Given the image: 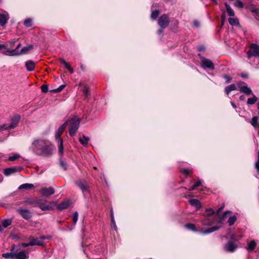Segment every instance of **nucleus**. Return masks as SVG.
I'll use <instances>...</instances> for the list:
<instances>
[{"instance_id": "f257e3e1", "label": "nucleus", "mask_w": 259, "mask_h": 259, "mask_svg": "<svg viewBox=\"0 0 259 259\" xmlns=\"http://www.w3.org/2000/svg\"><path fill=\"white\" fill-rule=\"evenodd\" d=\"M31 149L38 155L49 156L52 154L51 144L45 140H34L32 143Z\"/></svg>"}, {"instance_id": "f03ea898", "label": "nucleus", "mask_w": 259, "mask_h": 259, "mask_svg": "<svg viewBox=\"0 0 259 259\" xmlns=\"http://www.w3.org/2000/svg\"><path fill=\"white\" fill-rule=\"evenodd\" d=\"M33 207H38L42 211H48L54 209L56 205L55 201H48L44 198L37 199L32 201H27Z\"/></svg>"}, {"instance_id": "7ed1b4c3", "label": "nucleus", "mask_w": 259, "mask_h": 259, "mask_svg": "<svg viewBox=\"0 0 259 259\" xmlns=\"http://www.w3.org/2000/svg\"><path fill=\"white\" fill-rule=\"evenodd\" d=\"M80 121L81 119L76 116H73L65 121L67 122V124H69L68 130L70 136L73 137L75 135L79 127Z\"/></svg>"}, {"instance_id": "20e7f679", "label": "nucleus", "mask_w": 259, "mask_h": 259, "mask_svg": "<svg viewBox=\"0 0 259 259\" xmlns=\"http://www.w3.org/2000/svg\"><path fill=\"white\" fill-rule=\"evenodd\" d=\"M33 46L32 45H29L28 46L24 47L21 49L20 52H16V50H10V49H7L6 51L2 52L3 54L5 56H20L23 54H27L29 51L32 50Z\"/></svg>"}, {"instance_id": "39448f33", "label": "nucleus", "mask_w": 259, "mask_h": 259, "mask_svg": "<svg viewBox=\"0 0 259 259\" xmlns=\"http://www.w3.org/2000/svg\"><path fill=\"white\" fill-rule=\"evenodd\" d=\"M247 55L248 59H250L252 56L259 58V45L252 44L247 52Z\"/></svg>"}, {"instance_id": "423d86ee", "label": "nucleus", "mask_w": 259, "mask_h": 259, "mask_svg": "<svg viewBox=\"0 0 259 259\" xmlns=\"http://www.w3.org/2000/svg\"><path fill=\"white\" fill-rule=\"evenodd\" d=\"M169 22V18L166 14L161 15L158 20V24L162 29L166 28L168 26Z\"/></svg>"}, {"instance_id": "0eeeda50", "label": "nucleus", "mask_w": 259, "mask_h": 259, "mask_svg": "<svg viewBox=\"0 0 259 259\" xmlns=\"http://www.w3.org/2000/svg\"><path fill=\"white\" fill-rule=\"evenodd\" d=\"M16 211L17 213H18L23 219L25 220H28L32 218V216L31 212L27 209L20 207L17 209Z\"/></svg>"}, {"instance_id": "6e6552de", "label": "nucleus", "mask_w": 259, "mask_h": 259, "mask_svg": "<svg viewBox=\"0 0 259 259\" xmlns=\"http://www.w3.org/2000/svg\"><path fill=\"white\" fill-rule=\"evenodd\" d=\"M237 85L239 88V90L241 92L246 95H250L252 94L251 90L247 87L245 82L243 81L237 82Z\"/></svg>"}, {"instance_id": "1a4fd4ad", "label": "nucleus", "mask_w": 259, "mask_h": 259, "mask_svg": "<svg viewBox=\"0 0 259 259\" xmlns=\"http://www.w3.org/2000/svg\"><path fill=\"white\" fill-rule=\"evenodd\" d=\"M201 66L204 69L208 68L211 70L214 69V64L210 60L204 57L201 58Z\"/></svg>"}, {"instance_id": "9d476101", "label": "nucleus", "mask_w": 259, "mask_h": 259, "mask_svg": "<svg viewBox=\"0 0 259 259\" xmlns=\"http://www.w3.org/2000/svg\"><path fill=\"white\" fill-rule=\"evenodd\" d=\"M39 192L42 196L48 197L55 193V190L52 187H45L40 190Z\"/></svg>"}, {"instance_id": "9b49d317", "label": "nucleus", "mask_w": 259, "mask_h": 259, "mask_svg": "<svg viewBox=\"0 0 259 259\" xmlns=\"http://www.w3.org/2000/svg\"><path fill=\"white\" fill-rule=\"evenodd\" d=\"M237 247V246L232 241H229L224 245V249L227 252H233Z\"/></svg>"}, {"instance_id": "f8f14e48", "label": "nucleus", "mask_w": 259, "mask_h": 259, "mask_svg": "<svg viewBox=\"0 0 259 259\" xmlns=\"http://www.w3.org/2000/svg\"><path fill=\"white\" fill-rule=\"evenodd\" d=\"M22 168L20 166H14L5 168L4 170V174L7 176H10L16 172L20 171Z\"/></svg>"}, {"instance_id": "ddd939ff", "label": "nucleus", "mask_w": 259, "mask_h": 259, "mask_svg": "<svg viewBox=\"0 0 259 259\" xmlns=\"http://www.w3.org/2000/svg\"><path fill=\"white\" fill-rule=\"evenodd\" d=\"M16 251V246L13 245L11 248L10 252L3 253L2 255L3 257L6 258H15V252Z\"/></svg>"}, {"instance_id": "4468645a", "label": "nucleus", "mask_w": 259, "mask_h": 259, "mask_svg": "<svg viewBox=\"0 0 259 259\" xmlns=\"http://www.w3.org/2000/svg\"><path fill=\"white\" fill-rule=\"evenodd\" d=\"M20 120V116L17 115L14 116L11 119V124L8 126L9 130L15 128Z\"/></svg>"}, {"instance_id": "2eb2a0df", "label": "nucleus", "mask_w": 259, "mask_h": 259, "mask_svg": "<svg viewBox=\"0 0 259 259\" xmlns=\"http://www.w3.org/2000/svg\"><path fill=\"white\" fill-rule=\"evenodd\" d=\"M213 217L210 215L206 216L204 219L202 221V224L204 226H210L215 223L214 219L212 218Z\"/></svg>"}, {"instance_id": "dca6fc26", "label": "nucleus", "mask_w": 259, "mask_h": 259, "mask_svg": "<svg viewBox=\"0 0 259 259\" xmlns=\"http://www.w3.org/2000/svg\"><path fill=\"white\" fill-rule=\"evenodd\" d=\"M67 125V122H64L63 124H62L58 129V130L56 131L55 134V138L56 140H59L60 139V137L62 134L63 133L64 130L66 128V126Z\"/></svg>"}, {"instance_id": "f3484780", "label": "nucleus", "mask_w": 259, "mask_h": 259, "mask_svg": "<svg viewBox=\"0 0 259 259\" xmlns=\"http://www.w3.org/2000/svg\"><path fill=\"white\" fill-rule=\"evenodd\" d=\"M30 241V244L31 246L34 245H39V246H43L44 242L38 240L37 238H34L33 236H30L29 238Z\"/></svg>"}, {"instance_id": "a211bd4d", "label": "nucleus", "mask_w": 259, "mask_h": 259, "mask_svg": "<svg viewBox=\"0 0 259 259\" xmlns=\"http://www.w3.org/2000/svg\"><path fill=\"white\" fill-rule=\"evenodd\" d=\"M15 258L16 259H28L29 255L27 252L25 251H20L17 253H15Z\"/></svg>"}, {"instance_id": "6ab92c4d", "label": "nucleus", "mask_w": 259, "mask_h": 259, "mask_svg": "<svg viewBox=\"0 0 259 259\" xmlns=\"http://www.w3.org/2000/svg\"><path fill=\"white\" fill-rule=\"evenodd\" d=\"M70 205L69 200H65L59 203L57 206V208L59 210H63L65 209H67Z\"/></svg>"}, {"instance_id": "aec40b11", "label": "nucleus", "mask_w": 259, "mask_h": 259, "mask_svg": "<svg viewBox=\"0 0 259 259\" xmlns=\"http://www.w3.org/2000/svg\"><path fill=\"white\" fill-rule=\"evenodd\" d=\"M25 67L29 71H32L35 68V63L32 60H28L25 62Z\"/></svg>"}, {"instance_id": "412c9836", "label": "nucleus", "mask_w": 259, "mask_h": 259, "mask_svg": "<svg viewBox=\"0 0 259 259\" xmlns=\"http://www.w3.org/2000/svg\"><path fill=\"white\" fill-rule=\"evenodd\" d=\"M219 227H212L209 228L208 229H206L205 230H201L199 231V233L202 234H207L219 230Z\"/></svg>"}, {"instance_id": "4be33fe9", "label": "nucleus", "mask_w": 259, "mask_h": 259, "mask_svg": "<svg viewBox=\"0 0 259 259\" xmlns=\"http://www.w3.org/2000/svg\"><path fill=\"white\" fill-rule=\"evenodd\" d=\"M189 202L191 205L195 206L197 209H199L201 207V203L197 199H191L189 200Z\"/></svg>"}, {"instance_id": "5701e85b", "label": "nucleus", "mask_w": 259, "mask_h": 259, "mask_svg": "<svg viewBox=\"0 0 259 259\" xmlns=\"http://www.w3.org/2000/svg\"><path fill=\"white\" fill-rule=\"evenodd\" d=\"M34 187V185L32 184L25 183V184L21 185L18 187V189L19 190H23V189L28 190V189H31L32 188H33Z\"/></svg>"}, {"instance_id": "b1692460", "label": "nucleus", "mask_w": 259, "mask_h": 259, "mask_svg": "<svg viewBox=\"0 0 259 259\" xmlns=\"http://www.w3.org/2000/svg\"><path fill=\"white\" fill-rule=\"evenodd\" d=\"M90 141V138L88 137L83 135L81 137H80L79 139V141L80 143L84 146H87L89 141Z\"/></svg>"}, {"instance_id": "393cba45", "label": "nucleus", "mask_w": 259, "mask_h": 259, "mask_svg": "<svg viewBox=\"0 0 259 259\" xmlns=\"http://www.w3.org/2000/svg\"><path fill=\"white\" fill-rule=\"evenodd\" d=\"M76 184L81 190L83 193L88 191L86 186L81 181L76 182Z\"/></svg>"}, {"instance_id": "a878e982", "label": "nucleus", "mask_w": 259, "mask_h": 259, "mask_svg": "<svg viewBox=\"0 0 259 259\" xmlns=\"http://www.w3.org/2000/svg\"><path fill=\"white\" fill-rule=\"evenodd\" d=\"M236 90V87L234 84H231L225 88V91L226 94L228 95L229 93L233 91Z\"/></svg>"}, {"instance_id": "bb28decb", "label": "nucleus", "mask_w": 259, "mask_h": 259, "mask_svg": "<svg viewBox=\"0 0 259 259\" xmlns=\"http://www.w3.org/2000/svg\"><path fill=\"white\" fill-rule=\"evenodd\" d=\"M8 20V17L5 14H0V25L4 26Z\"/></svg>"}, {"instance_id": "cd10ccee", "label": "nucleus", "mask_w": 259, "mask_h": 259, "mask_svg": "<svg viewBox=\"0 0 259 259\" xmlns=\"http://www.w3.org/2000/svg\"><path fill=\"white\" fill-rule=\"evenodd\" d=\"M225 5L226 10H227V12L228 15L230 16H234L235 15V13H234L233 10L231 8V7L227 3H225Z\"/></svg>"}, {"instance_id": "c85d7f7f", "label": "nucleus", "mask_w": 259, "mask_h": 259, "mask_svg": "<svg viewBox=\"0 0 259 259\" xmlns=\"http://www.w3.org/2000/svg\"><path fill=\"white\" fill-rule=\"evenodd\" d=\"M256 245V244L254 240L251 241L248 243L247 249L248 251H251L255 248Z\"/></svg>"}, {"instance_id": "c756f323", "label": "nucleus", "mask_w": 259, "mask_h": 259, "mask_svg": "<svg viewBox=\"0 0 259 259\" xmlns=\"http://www.w3.org/2000/svg\"><path fill=\"white\" fill-rule=\"evenodd\" d=\"M58 141V151L61 154L63 153V141L62 139H59Z\"/></svg>"}, {"instance_id": "7c9ffc66", "label": "nucleus", "mask_w": 259, "mask_h": 259, "mask_svg": "<svg viewBox=\"0 0 259 259\" xmlns=\"http://www.w3.org/2000/svg\"><path fill=\"white\" fill-rule=\"evenodd\" d=\"M185 227L189 230H192L194 232H197V230L196 229L195 225L193 224H187L185 225Z\"/></svg>"}, {"instance_id": "2f4dec72", "label": "nucleus", "mask_w": 259, "mask_h": 259, "mask_svg": "<svg viewBox=\"0 0 259 259\" xmlns=\"http://www.w3.org/2000/svg\"><path fill=\"white\" fill-rule=\"evenodd\" d=\"M12 219H8L4 220L2 221V224L3 225V227L4 228H6L8 226H10L12 224Z\"/></svg>"}, {"instance_id": "473e14b6", "label": "nucleus", "mask_w": 259, "mask_h": 259, "mask_svg": "<svg viewBox=\"0 0 259 259\" xmlns=\"http://www.w3.org/2000/svg\"><path fill=\"white\" fill-rule=\"evenodd\" d=\"M257 100V98L255 95H253L252 98H249L247 99V103L249 105H252L254 104Z\"/></svg>"}, {"instance_id": "72a5a7b5", "label": "nucleus", "mask_w": 259, "mask_h": 259, "mask_svg": "<svg viewBox=\"0 0 259 259\" xmlns=\"http://www.w3.org/2000/svg\"><path fill=\"white\" fill-rule=\"evenodd\" d=\"M228 21H229V24L232 26L236 25L238 24V23H239L238 20L237 18H235L230 17L228 19Z\"/></svg>"}, {"instance_id": "f704fd0d", "label": "nucleus", "mask_w": 259, "mask_h": 259, "mask_svg": "<svg viewBox=\"0 0 259 259\" xmlns=\"http://www.w3.org/2000/svg\"><path fill=\"white\" fill-rule=\"evenodd\" d=\"M236 220H237V217L236 216H235V215L231 216L228 220V223L229 224V225L230 226H232L235 223Z\"/></svg>"}, {"instance_id": "c9c22d12", "label": "nucleus", "mask_w": 259, "mask_h": 259, "mask_svg": "<svg viewBox=\"0 0 259 259\" xmlns=\"http://www.w3.org/2000/svg\"><path fill=\"white\" fill-rule=\"evenodd\" d=\"M257 120H258V118L256 116H254L253 117L250 122L251 123V124L254 127H256L257 125H258V122H257Z\"/></svg>"}, {"instance_id": "e433bc0d", "label": "nucleus", "mask_w": 259, "mask_h": 259, "mask_svg": "<svg viewBox=\"0 0 259 259\" xmlns=\"http://www.w3.org/2000/svg\"><path fill=\"white\" fill-rule=\"evenodd\" d=\"M159 15V11L158 10H155L152 11L151 14V18L153 20H155Z\"/></svg>"}, {"instance_id": "4c0bfd02", "label": "nucleus", "mask_w": 259, "mask_h": 259, "mask_svg": "<svg viewBox=\"0 0 259 259\" xmlns=\"http://www.w3.org/2000/svg\"><path fill=\"white\" fill-rule=\"evenodd\" d=\"M111 222H112V226L111 227L112 229H114V230H117V227L115 225V222L114 221L113 214V211L111 210Z\"/></svg>"}, {"instance_id": "58836bf2", "label": "nucleus", "mask_w": 259, "mask_h": 259, "mask_svg": "<svg viewBox=\"0 0 259 259\" xmlns=\"http://www.w3.org/2000/svg\"><path fill=\"white\" fill-rule=\"evenodd\" d=\"M82 92L85 98H88V97L90 95L89 89L87 85H85L83 87Z\"/></svg>"}, {"instance_id": "ea45409f", "label": "nucleus", "mask_w": 259, "mask_h": 259, "mask_svg": "<svg viewBox=\"0 0 259 259\" xmlns=\"http://www.w3.org/2000/svg\"><path fill=\"white\" fill-rule=\"evenodd\" d=\"M24 24L26 27H30L32 26V20L30 18L26 19L24 21Z\"/></svg>"}, {"instance_id": "a19ab883", "label": "nucleus", "mask_w": 259, "mask_h": 259, "mask_svg": "<svg viewBox=\"0 0 259 259\" xmlns=\"http://www.w3.org/2000/svg\"><path fill=\"white\" fill-rule=\"evenodd\" d=\"M60 61L61 62V63L62 64H63L65 66V68L67 69L68 70L71 67V66L69 65V64L68 63H67V62H66L64 59H63V58L60 59Z\"/></svg>"}, {"instance_id": "79ce46f5", "label": "nucleus", "mask_w": 259, "mask_h": 259, "mask_svg": "<svg viewBox=\"0 0 259 259\" xmlns=\"http://www.w3.org/2000/svg\"><path fill=\"white\" fill-rule=\"evenodd\" d=\"M78 213L77 211H75L72 215L73 222L74 224H75L78 220Z\"/></svg>"}, {"instance_id": "37998d69", "label": "nucleus", "mask_w": 259, "mask_h": 259, "mask_svg": "<svg viewBox=\"0 0 259 259\" xmlns=\"http://www.w3.org/2000/svg\"><path fill=\"white\" fill-rule=\"evenodd\" d=\"M235 6L239 8H242L243 7V4L240 1L237 0L235 3Z\"/></svg>"}, {"instance_id": "c03bdc74", "label": "nucleus", "mask_w": 259, "mask_h": 259, "mask_svg": "<svg viewBox=\"0 0 259 259\" xmlns=\"http://www.w3.org/2000/svg\"><path fill=\"white\" fill-rule=\"evenodd\" d=\"M60 166H61V167L63 169H64V170H66L67 169V164L62 159L60 160Z\"/></svg>"}, {"instance_id": "a18cd8bd", "label": "nucleus", "mask_w": 259, "mask_h": 259, "mask_svg": "<svg viewBox=\"0 0 259 259\" xmlns=\"http://www.w3.org/2000/svg\"><path fill=\"white\" fill-rule=\"evenodd\" d=\"M41 90L43 93H47L48 92V87L46 84H43L41 87Z\"/></svg>"}, {"instance_id": "49530a36", "label": "nucleus", "mask_w": 259, "mask_h": 259, "mask_svg": "<svg viewBox=\"0 0 259 259\" xmlns=\"http://www.w3.org/2000/svg\"><path fill=\"white\" fill-rule=\"evenodd\" d=\"M3 130H9L8 126L7 124H4L3 125H0V131Z\"/></svg>"}, {"instance_id": "de8ad7c7", "label": "nucleus", "mask_w": 259, "mask_h": 259, "mask_svg": "<svg viewBox=\"0 0 259 259\" xmlns=\"http://www.w3.org/2000/svg\"><path fill=\"white\" fill-rule=\"evenodd\" d=\"M180 171L186 176H188L189 174V171L188 169L183 168L180 170Z\"/></svg>"}, {"instance_id": "09e8293b", "label": "nucleus", "mask_w": 259, "mask_h": 259, "mask_svg": "<svg viewBox=\"0 0 259 259\" xmlns=\"http://www.w3.org/2000/svg\"><path fill=\"white\" fill-rule=\"evenodd\" d=\"M206 211L209 212V213L208 215H210L211 216H213L214 213V211L212 208H206Z\"/></svg>"}, {"instance_id": "8fccbe9b", "label": "nucleus", "mask_w": 259, "mask_h": 259, "mask_svg": "<svg viewBox=\"0 0 259 259\" xmlns=\"http://www.w3.org/2000/svg\"><path fill=\"white\" fill-rule=\"evenodd\" d=\"M64 87H65L64 85H61L58 88H57V89L55 90L54 91L56 93L60 92L64 88Z\"/></svg>"}, {"instance_id": "3c124183", "label": "nucleus", "mask_w": 259, "mask_h": 259, "mask_svg": "<svg viewBox=\"0 0 259 259\" xmlns=\"http://www.w3.org/2000/svg\"><path fill=\"white\" fill-rule=\"evenodd\" d=\"M201 184H202L201 181L200 180H198L193 185L194 186V187H195L196 188L198 186H201Z\"/></svg>"}, {"instance_id": "603ef678", "label": "nucleus", "mask_w": 259, "mask_h": 259, "mask_svg": "<svg viewBox=\"0 0 259 259\" xmlns=\"http://www.w3.org/2000/svg\"><path fill=\"white\" fill-rule=\"evenodd\" d=\"M19 156L18 155H15L14 156H11L9 158V160L10 161H14L17 159Z\"/></svg>"}, {"instance_id": "864d4df0", "label": "nucleus", "mask_w": 259, "mask_h": 259, "mask_svg": "<svg viewBox=\"0 0 259 259\" xmlns=\"http://www.w3.org/2000/svg\"><path fill=\"white\" fill-rule=\"evenodd\" d=\"M225 21V15L224 13H223L221 16V21H222V25L221 27L224 25V23Z\"/></svg>"}, {"instance_id": "5fc2aeb1", "label": "nucleus", "mask_w": 259, "mask_h": 259, "mask_svg": "<svg viewBox=\"0 0 259 259\" xmlns=\"http://www.w3.org/2000/svg\"><path fill=\"white\" fill-rule=\"evenodd\" d=\"M193 25L194 26L196 27H198L199 26V22L197 21V20H194L193 21Z\"/></svg>"}, {"instance_id": "6e6d98bb", "label": "nucleus", "mask_w": 259, "mask_h": 259, "mask_svg": "<svg viewBox=\"0 0 259 259\" xmlns=\"http://www.w3.org/2000/svg\"><path fill=\"white\" fill-rule=\"evenodd\" d=\"M255 167L259 173V160H257V161L255 162Z\"/></svg>"}, {"instance_id": "4d7b16f0", "label": "nucleus", "mask_w": 259, "mask_h": 259, "mask_svg": "<svg viewBox=\"0 0 259 259\" xmlns=\"http://www.w3.org/2000/svg\"><path fill=\"white\" fill-rule=\"evenodd\" d=\"M21 245L24 247H26L29 246H31V244H30V242L29 243H22L21 244Z\"/></svg>"}, {"instance_id": "13d9d810", "label": "nucleus", "mask_w": 259, "mask_h": 259, "mask_svg": "<svg viewBox=\"0 0 259 259\" xmlns=\"http://www.w3.org/2000/svg\"><path fill=\"white\" fill-rule=\"evenodd\" d=\"M224 205H223L221 207H220L218 209V210H217V213H216L217 215H218L219 214L220 212L222 211V210L224 208Z\"/></svg>"}, {"instance_id": "bf43d9fd", "label": "nucleus", "mask_w": 259, "mask_h": 259, "mask_svg": "<svg viewBox=\"0 0 259 259\" xmlns=\"http://www.w3.org/2000/svg\"><path fill=\"white\" fill-rule=\"evenodd\" d=\"M21 45L20 43L18 44L16 47V48H15V49H14L13 50H16V52H20L19 51H18V49L19 48L21 47Z\"/></svg>"}, {"instance_id": "052dcab7", "label": "nucleus", "mask_w": 259, "mask_h": 259, "mask_svg": "<svg viewBox=\"0 0 259 259\" xmlns=\"http://www.w3.org/2000/svg\"><path fill=\"white\" fill-rule=\"evenodd\" d=\"M224 77L227 79V82H229L231 80V78L227 75H224Z\"/></svg>"}, {"instance_id": "680f3d73", "label": "nucleus", "mask_w": 259, "mask_h": 259, "mask_svg": "<svg viewBox=\"0 0 259 259\" xmlns=\"http://www.w3.org/2000/svg\"><path fill=\"white\" fill-rule=\"evenodd\" d=\"M7 46L3 44H0V50L3 49H6Z\"/></svg>"}, {"instance_id": "e2e57ef3", "label": "nucleus", "mask_w": 259, "mask_h": 259, "mask_svg": "<svg viewBox=\"0 0 259 259\" xmlns=\"http://www.w3.org/2000/svg\"><path fill=\"white\" fill-rule=\"evenodd\" d=\"M231 212L230 211H227L226 212H225L223 214V219H224L225 218V216L226 215L227 213H231Z\"/></svg>"}, {"instance_id": "0e129e2a", "label": "nucleus", "mask_w": 259, "mask_h": 259, "mask_svg": "<svg viewBox=\"0 0 259 259\" xmlns=\"http://www.w3.org/2000/svg\"><path fill=\"white\" fill-rule=\"evenodd\" d=\"M196 188L195 187H194V186H192V187H190L189 189H188V190L189 191H192V190H194L195 189H196Z\"/></svg>"}, {"instance_id": "69168bd1", "label": "nucleus", "mask_w": 259, "mask_h": 259, "mask_svg": "<svg viewBox=\"0 0 259 259\" xmlns=\"http://www.w3.org/2000/svg\"><path fill=\"white\" fill-rule=\"evenodd\" d=\"M15 43V39L12 40L10 41V44L11 46H13Z\"/></svg>"}, {"instance_id": "338daca9", "label": "nucleus", "mask_w": 259, "mask_h": 259, "mask_svg": "<svg viewBox=\"0 0 259 259\" xmlns=\"http://www.w3.org/2000/svg\"><path fill=\"white\" fill-rule=\"evenodd\" d=\"M162 32H163V29H162V28H161V29H159V30H158V34H161V33H162Z\"/></svg>"}, {"instance_id": "774afa93", "label": "nucleus", "mask_w": 259, "mask_h": 259, "mask_svg": "<svg viewBox=\"0 0 259 259\" xmlns=\"http://www.w3.org/2000/svg\"><path fill=\"white\" fill-rule=\"evenodd\" d=\"M68 71L71 73H73V69L71 68V67L68 69Z\"/></svg>"}]
</instances>
